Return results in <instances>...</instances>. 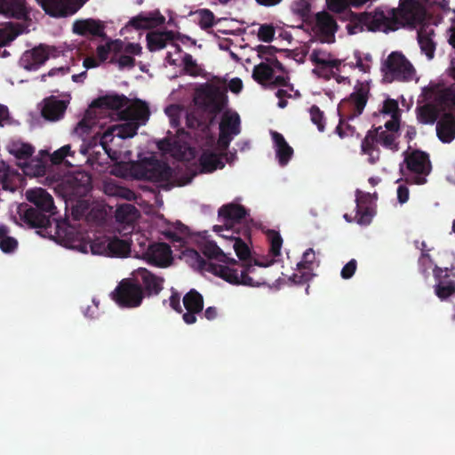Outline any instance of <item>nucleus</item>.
<instances>
[{
  "mask_svg": "<svg viewBox=\"0 0 455 455\" xmlns=\"http://www.w3.org/2000/svg\"><path fill=\"white\" fill-rule=\"evenodd\" d=\"M20 34L19 31H13L7 28H0V47L5 46Z\"/></svg>",
  "mask_w": 455,
  "mask_h": 455,
  "instance_id": "60",
  "label": "nucleus"
},
{
  "mask_svg": "<svg viewBox=\"0 0 455 455\" xmlns=\"http://www.w3.org/2000/svg\"><path fill=\"white\" fill-rule=\"evenodd\" d=\"M26 199L33 206L20 205V220L29 228H48L51 226L50 219L56 214L52 196L45 189L38 188L27 190Z\"/></svg>",
  "mask_w": 455,
  "mask_h": 455,
  "instance_id": "3",
  "label": "nucleus"
},
{
  "mask_svg": "<svg viewBox=\"0 0 455 455\" xmlns=\"http://www.w3.org/2000/svg\"><path fill=\"white\" fill-rule=\"evenodd\" d=\"M94 124L95 122L93 120L86 117L85 116L80 122L77 123V125H76L75 133L81 138L89 136L92 133Z\"/></svg>",
  "mask_w": 455,
  "mask_h": 455,
  "instance_id": "46",
  "label": "nucleus"
},
{
  "mask_svg": "<svg viewBox=\"0 0 455 455\" xmlns=\"http://www.w3.org/2000/svg\"><path fill=\"white\" fill-rule=\"evenodd\" d=\"M281 246H283V238L275 231L270 232V253L272 256H280Z\"/></svg>",
  "mask_w": 455,
  "mask_h": 455,
  "instance_id": "56",
  "label": "nucleus"
},
{
  "mask_svg": "<svg viewBox=\"0 0 455 455\" xmlns=\"http://www.w3.org/2000/svg\"><path fill=\"white\" fill-rule=\"evenodd\" d=\"M72 31H74V34L81 36H93L103 40L108 39V36H106L105 33V23L101 20H77L74 22V25H72Z\"/></svg>",
  "mask_w": 455,
  "mask_h": 455,
  "instance_id": "17",
  "label": "nucleus"
},
{
  "mask_svg": "<svg viewBox=\"0 0 455 455\" xmlns=\"http://www.w3.org/2000/svg\"><path fill=\"white\" fill-rule=\"evenodd\" d=\"M9 152L14 156L16 159L28 160L33 155L34 148L30 144L21 141H13L9 145Z\"/></svg>",
  "mask_w": 455,
  "mask_h": 455,
  "instance_id": "38",
  "label": "nucleus"
},
{
  "mask_svg": "<svg viewBox=\"0 0 455 455\" xmlns=\"http://www.w3.org/2000/svg\"><path fill=\"white\" fill-rule=\"evenodd\" d=\"M201 251L203 255L209 259H214L218 262L227 264L219 265L209 262L203 259L196 251H191L192 256H194L196 261H197L198 267L201 268V270L213 274L215 276H219L234 285H244L248 287H256L259 285V283L254 282L253 279L248 275V273L251 271V267L240 265L234 258L224 253L214 241H207L203 243Z\"/></svg>",
  "mask_w": 455,
  "mask_h": 455,
  "instance_id": "2",
  "label": "nucleus"
},
{
  "mask_svg": "<svg viewBox=\"0 0 455 455\" xmlns=\"http://www.w3.org/2000/svg\"><path fill=\"white\" fill-rule=\"evenodd\" d=\"M228 89L205 83L196 89L195 105L203 111L217 116L228 105Z\"/></svg>",
  "mask_w": 455,
  "mask_h": 455,
  "instance_id": "7",
  "label": "nucleus"
},
{
  "mask_svg": "<svg viewBox=\"0 0 455 455\" xmlns=\"http://www.w3.org/2000/svg\"><path fill=\"white\" fill-rule=\"evenodd\" d=\"M256 51L258 57L265 61H267L269 58H276L275 54L278 52L275 46L264 44L258 45L256 47Z\"/></svg>",
  "mask_w": 455,
  "mask_h": 455,
  "instance_id": "57",
  "label": "nucleus"
},
{
  "mask_svg": "<svg viewBox=\"0 0 455 455\" xmlns=\"http://www.w3.org/2000/svg\"><path fill=\"white\" fill-rule=\"evenodd\" d=\"M259 41L269 44L273 41L275 36V28L272 24L264 23L259 26L257 33Z\"/></svg>",
  "mask_w": 455,
  "mask_h": 455,
  "instance_id": "47",
  "label": "nucleus"
},
{
  "mask_svg": "<svg viewBox=\"0 0 455 455\" xmlns=\"http://www.w3.org/2000/svg\"><path fill=\"white\" fill-rule=\"evenodd\" d=\"M108 255L115 257H126L131 251L130 241L114 236L108 237Z\"/></svg>",
  "mask_w": 455,
  "mask_h": 455,
  "instance_id": "33",
  "label": "nucleus"
},
{
  "mask_svg": "<svg viewBox=\"0 0 455 455\" xmlns=\"http://www.w3.org/2000/svg\"><path fill=\"white\" fill-rule=\"evenodd\" d=\"M337 24L331 14L321 12L315 14V32L321 37V43L331 44L335 40Z\"/></svg>",
  "mask_w": 455,
  "mask_h": 455,
  "instance_id": "18",
  "label": "nucleus"
},
{
  "mask_svg": "<svg viewBox=\"0 0 455 455\" xmlns=\"http://www.w3.org/2000/svg\"><path fill=\"white\" fill-rule=\"evenodd\" d=\"M94 135H98V138H100V145L101 148L104 149V152L108 155V158L115 160L116 151L108 147V144L112 142L116 137L115 132L108 128L103 132V133L97 132L94 133Z\"/></svg>",
  "mask_w": 455,
  "mask_h": 455,
  "instance_id": "40",
  "label": "nucleus"
},
{
  "mask_svg": "<svg viewBox=\"0 0 455 455\" xmlns=\"http://www.w3.org/2000/svg\"><path fill=\"white\" fill-rule=\"evenodd\" d=\"M150 111L148 104L141 100H134L133 104L119 113L120 119L125 121L120 124H113L108 129L114 132L120 139L132 138L137 134L140 125L149 119Z\"/></svg>",
  "mask_w": 455,
  "mask_h": 455,
  "instance_id": "5",
  "label": "nucleus"
},
{
  "mask_svg": "<svg viewBox=\"0 0 455 455\" xmlns=\"http://www.w3.org/2000/svg\"><path fill=\"white\" fill-rule=\"evenodd\" d=\"M69 187H71L72 195L84 197L92 189V178L86 172H78L68 180Z\"/></svg>",
  "mask_w": 455,
  "mask_h": 455,
  "instance_id": "30",
  "label": "nucleus"
},
{
  "mask_svg": "<svg viewBox=\"0 0 455 455\" xmlns=\"http://www.w3.org/2000/svg\"><path fill=\"white\" fill-rule=\"evenodd\" d=\"M164 23V17L160 14L158 10L148 13H140V15L130 20L129 27L135 30L152 29Z\"/></svg>",
  "mask_w": 455,
  "mask_h": 455,
  "instance_id": "25",
  "label": "nucleus"
},
{
  "mask_svg": "<svg viewBox=\"0 0 455 455\" xmlns=\"http://www.w3.org/2000/svg\"><path fill=\"white\" fill-rule=\"evenodd\" d=\"M309 60L315 67H319L321 69L327 68H335L339 70L341 66V60L339 59H332L331 54L323 50H313Z\"/></svg>",
  "mask_w": 455,
  "mask_h": 455,
  "instance_id": "31",
  "label": "nucleus"
},
{
  "mask_svg": "<svg viewBox=\"0 0 455 455\" xmlns=\"http://www.w3.org/2000/svg\"><path fill=\"white\" fill-rule=\"evenodd\" d=\"M426 10L417 0H400L398 8L380 6L355 16V22L347 26L348 34L366 28L371 32L395 31L400 25L415 27L423 21Z\"/></svg>",
  "mask_w": 455,
  "mask_h": 455,
  "instance_id": "1",
  "label": "nucleus"
},
{
  "mask_svg": "<svg viewBox=\"0 0 455 455\" xmlns=\"http://www.w3.org/2000/svg\"><path fill=\"white\" fill-rule=\"evenodd\" d=\"M309 115H311V121L316 125V129L323 132L325 129V120L323 119V113L318 106L313 105L309 108Z\"/></svg>",
  "mask_w": 455,
  "mask_h": 455,
  "instance_id": "48",
  "label": "nucleus"
},
{
  "mask_svg": "<svg viewBox=\"0 0 455 455\" xmlns=\"http://www.w3.org/2000/svg\"><path fill=\"white\" fill-rule=\"evenodd\" d=\"M108 236L98 237L82 246V251L86 252V249L89 248L94 255H108Z\"/></svg>",
  "mask_w": 455,
  "mask_h": 455,
  "instance_id": "39",
  "label": "nucleus"
},
{
  "mask_svg": "<svg viewBox=\"0 0 455 455\" xmlns=\"http://www.w3.org/2000/svg\"><path fill=\"white\" fill-rule=\"evenodd\" d=\"M419 116L424 124H434L437 118L435 110L428 105L420 107Z\"/></svg>",
  "mask_w": 455,
  "mask_h": 455,
  "instance_id": "53",
  "label": "nucleus"
},
{
  "mask_svg": "<svg viewBox=\"0 0 455 455\" xmlns=\"http://www.w3.org/2000/svg\"><path fill=\"white\" fill-rule=\"evenodd\" d=\"M137 212V208H135L134 205L124 204L116 209L115 218H116V220L120 223H129L134 220Z\"/></svg>",
  "mask_w": 455,
  "mask_h": 455,
  "instance_id": "41",
  "label": "nucleus"
},
{
  "mask_svg": "<svg viewBox=\"0 0 455 455\" xmlns=\"http://www.w3.org/2000/svg\"><path fill=\"white\" fill-rule=\"evenodd\" d=\"M183 69L185 72L192 76H198L199 75V67L196 64L195 59H193L191 54L185 53L182 58Z\"/></svg>",
  "mask_w": 455,
  "mask_h": 455,
  "instance_id": "50",
  "label": "nucleus"
},
{
  "mask_svg": "<svg viewBox=\"0 0 455 455\" xmlns=\"http://www.w3.org/2000/svg\"><path fill=\"white\" fill-rule=\"evenodd\" d=\"M233 228L234 225H215L213 227V230L215 233L219 234V235L222 236V238L230 239L235 242V239L239 237L235 235V231Z\"/></svg>",
  "mask_w": 455,
  "mask_h": 455,
  "instance_id": "58",
  "label": "nucleus"
},
{
  "mask_svg": "<svg viewBox=\"0 0 455 455\" xmlns=\"http://www.w3.org/2000/svg\"><path fill=\"white\" fill-rule=\"evenodd\" d=\"M355 269H356V261H355V259H350V261H348L347 263V265L342 267L341 273H340L342 279H344V280L350 279L353 276V275H355Z\"/></svg>",
  "mask_w": 455,
  "mask_h": 455,
  "instance_id": "64",
  "label": "nucleus"
},
{
  "mask_svg": "<svg viewBox=\"0 0 455 455\" xmlns=\"http://www.w3.org/2000/svg\"><path fill=\"white\" fill-rule=\"evenodd\" d=\"M272 139L275 145L276 159L279 161L280 166H284L292 157L293 148L287 144L286 140L278 132H272Z\"/></svg>",
  "mask_w": 455,
  "mask_h": 455,
  "instance_id": "29",
  "label": "nucleus"
},
{
  "mask_svg": "<svg viewBox=\"0 0 455 455\" xmlns=\"http://www.w3.org/2000/svg\"><path fill=\"white\" fill-rule=\"evenodd\" d=\"M196 16H197L198 25L201 27V29L207 30L212 28L215 23V16L214 13L209 9H198L197 12H195Z\"/></svg>",
  "mask_w": 455,
  "mask_h": 455,
  "instance_id": "44",
  "label": "nucleus"
},
{
  "mask_svg": "<svg viewBox=\"0 0 455 455\" xmlns=\"http://www.w3.org/2000/svg\"><path fill=\"white\" fill-rule=\"evenodd\" d=\"M376 200V194L364 193L361 190L355 191V207L371 206L372 201Z\"/></svg>",
  "mask_w": 455,
  "mask_h": 455,
  "instance_id": "55",
  "label": "nucleus"
},
{
  "mask_svg": "<svg viewBox=\"0 0 455 455\" xmlns=\"http://www.w3.org/2000/svg\"><path fill=\"white\" fill-rule=\"evenodd\" d=\"M176 34L172 30L150 31L147 33V48L149 52H156L166 47L167 44L175 41Z\"/></svg>",
  "mask_w": 455,
  "mask_h": 455,
  "instance_id": "26",
  "label": "nucleus"
},
{
  "mask_svg": "<svg viewBox=\"0 0 455 455\" xmlns=\"http://www.w3.org/2000/svg\"><path fill=\"white\" fill-rule=\"evenodd\" d=\"M114 52V54L122 52V41L108 40L107 44H100L97 47V56L100 62H104L108 60V53Z\"/></svg>",
  "mask_w": 455,
  "mask_h": 455,
  "instance_id": "37",
  "label": "nucleus"
},
{
  "mask_svg": "<svg viewBox=\"0 0 455 455\" xmlns=\"http://www.w3.org/2000/svg\"><path fill=\"white\" fill-rule=\"evenodd\" d=\"M383 80L387 84L394 81L409 82L413 79V66L400 52H391L380 66Z\"/></svg>",
  "mask_w": 455,
  "mask_h": 455,
  "instance_id": "8",
  "label": "nucleus"
},
{
  "mask_svg": "<svg viewBox=\"0 0 455 455\" xmlns=\"http://www.w3.org/2000/svg\"><path fill=\"white\" fill-rule=\"evenodd\" d=\"M0 14L15 20H29V7L26 0H0Z\"/></svg>",
  "mask_w": 455,
  "mask_h": 455,
  "instance_id": "22",
  "label": "nucleus"
},
{
  "mask_svg": "<svg viewBox=\"0 0 455 455\" xmlns=\"http://www.w3.org/2000/svg\"><path fill=\"white\" fill-rule=\"evenodd\" d=\"M241 132V119L235 112H225L219 123L218 144L222 149L228 148L229 143Z\"/></svg>",
  "mask_w": 455,
  "mask_h": 455,
  "instance_id": "12",
  "label": "nucleus"
},
{
  "mask_svg": "<svg viewBox=\"0 0 455 455\" xmlns=\"http://www.w3.org/2000/svg\"><path fill=\"white\" fill-rule=\"evenodd\" d=\"M405 164L407 170L415 174L406 178V182L416 185L426 183V176L430 173V160L427 152L413 150L405 153Z\"/></svg>",
  "mask_w": 455,
  "mask_h": 455,
  "instance_id": "11",
  "label": "nucleus"
},
{
  "mask_svg": "<svg viewBox=\"0 0 455 455\" xmlns=\"http://www.w3.org/2000/svg\"><path fill=\"white\" fill-rule=\"evenodd\" d=\"M18 178L17 170L4 162L0 163V185L3 189L13 191L16 189L14 180Z\"/></svg>",
  "mask_w": 455,
  "mask_h": 455,
  "instance_id": "34",
  "label": "nucleus"
},
{
  "mask_svg": "<svg viewBox=\"0 0 455 455\" xmlns=\"http://www.w3.org/2000/svg\"><path fill=\"white\" fill-rule=\"evenodd\" d=\"M49 60V48L41 44L32 50H27L20 59V66L25 70L35 71Z\"/></svg>",
  "mask_w": 455,
  "mask_h": 455,
  "instance_id": "19",
  "label": "nucleus"
},
{
  "mask_svg": "<svg viewBox=\"0 0 455 455\" xmlns=\"http://www.w3.org/2000/svg\"><path fill=\"white\" fill-rule=\"evenodd\" d=\"M292 11L296 15L306 20L310 14V4L308 0H295L292 4Z\"/></svg>",
  "mask_w": 455,
  "mask_h": 455,
  "instance_id": "49",
  "label": "nucleus"
},
{
  "mask_svg": "<svg viewBox=\"0 0 455 455\" xmlns=\"http://www.w3.org/2000/svg\"><path fill=\"white\" fill-rule=\"evenodd\" d=\"M66 110V104L60 100L46 102L42 109V115L45 119L56 121L61 118Z\"/></svg>",
  "mask_w": 455,
  "mask_h": 455,
  "instance_id": "35",
  "label": "nucleus"
},
{
  "mask_svg": "<svg viewBox=\"0 0 455 455\" xmlns=\"http://www.w3.org/2000/svg\"><path fill=\"white\" fill-rule=\"evenodd\" d=\"M439 105L445 108H451L455 106V92L451 88H445L438 92L436 96Z\"/></svg>",
  "mask_w": 455,
  "mask_h": 455,
  "instance_id": "45",
  "label": "nucleus"
},
{
  "mask_svg": "<svg viewBox=\"0 0 455 455\" xmlns=\"http://www.w3.org/2000/svg\"><path fill=\"white\" fill-rule=\"evenodd\" d=\"M75 152L70 150V146L65 145L52 153V156H50V161L53 164H60L67 156H73Z\"/></svg>",
  "mask_w": 455,
  "mask_h": 455,
  "instance_id": "52",
  "label": "nucleus"
},
{
  "mask_svg": "<svg viewBox=\"0 0 455 455\" xmlns=\"http://www.w3.org/2000/svg\"><path fill=\"white\" fill-rule=\"evenodd\" d=\"M18 242L14 237L0 238V250L4 253H12L16 251Z\"/></svg>",
  "mask_w": 455,
  "mask_h": 455,
  "instance_id": "62",
  "label": "nucleus"
},
{
  "mask_svg": "<svg viewBox=\"0 0 455 455\" xmlns=\"http://www.w3.org/2000/svg\"><path fill=\"white\" fill-rule=\"evenodd\" d=\"M397 133L388 132L379 126L368 130L361 142L362 154L368 156V163L375 164L380 159L378 145L393 152L398 151Z\"/></svg>",
  "mask_w": 455,
  "mask_h": 455,
  "instance_id": "6",
  "label": "nucleus"
},
{
  "mask_svg": "<svg viewBox=\"0 0 455 455\" xmlns=\"http://www.w3.org/2000/svg\"><path fill=\"white\" fill-rule=\"evenodd\" d=\"M144 297L140 283L132 279H123L111 293V299L124 308H136L140 306Z\"/></svg>",
  "mask_w": 455,
  "mask_h": 455,
  "instance_id": "10",
  "label": "nucleus"
},
{
  "mask_svg": "<svg viewBox=\"0 0 455 455\" xmlns=\"http://www.w3.org/2000/svg\"><path fill=\"white\" fill-rule=\"evenodd\" d=\"M92 208H90V204L87 199L78 196L77 201L75 202L71 208L72 218L76 220H80L84 218L85 215H89V212L92 211Z\"/></svg>",
  "mask_w": 455,
  "mask_h": 455,
  "instance_id": "42",
  "label": "nucleus"
},
{
  "mask_svg": "<svg viewBox=\"0 0 455 455\" xmlns=\"http://www.w3.org/2000/svg\"><path fill=\"white\" fill-rule=\"evenodd\" d=\"M183 307L186 312L182 315V320L187 324H195L196 315L201 314L204 307L203 296L196 289H191L182 298Z\"/></svg>",
  "mask_w": 455,
  "mask_h": 455,
  "instance_id": "16",
  "label": "nucleus"
},
{
  "mask_svg": "<svg viewBox=\"0 0 455 455\" xmlns=\"http://www.w3.org/2000/svg\"><path fill=\"white\" fill-rule=\"evenodd\" d=\"M436 136L443 143H450L455 139V116L444 114L436 122Z\"/></svg>",
  "mask_w": 455,
  "mask_h": 455,
  "instance_id": "28",
  "label": "nucleus"
},
{
  "mask_svg": "<svg viewBox=\"0 0 455 455\" xmlns=\"http://www.w3.org/2000/svg\"><path fill=\"white\" fill-rule=\"evenodd\" d=\"M126 280H132L140 283L147 297L156 296L163 290L164 279L146 268L137 269L133 274V277L127 278Z\"/></svg>",
  "mask_w": 455,
  "mask_h": 455,
  "instance_id": "13",
  "label": "nucleus"
},
{
  "mask_svg": "<svg viewBox=\"0 0 455 455\" xmlns=\"http://www.w3.org/2000/svg\"><path fill=\"white\" fill-rule=\"evenodd\" d=\"M433 275L436 281L435 286V295L442 300L449 299L455 294V274L448 268L435 267Z\"/></svg>",
  "mask_w": 455,
  "mask_h": 455,
  "instance_id": "14",
  "label": "nucleus"
},
{
  "mask_svg": "<svg viewBox=\"0 0 455 455\" xmlns=\"http://www.w3.org/2000/svg\"><path fill=\"white\" fill-rule=\"evenodd\" d=\"M355 218H357V223L369 225L372 218V209L371 206L355 207Z\"/></svg>",
  "mask_w": 455,
  "mask_h": 455,
  "instance_id": "54",
  "label": "nucleus"
},
{
  "mask_svg": "<svg viewBox=\"0 0 455 455\" xmlns=\"http://www.w3.org/2000/svg\"><path fill=\"white\" fill-rule=\"evenodd\" d=\"M199 166L203 173H212L218 168H223L220 156L211 151H205L199 156Z\"/></svg>",
  "mask_w": 455,
  "mask_h": 455,
  "instance_id": "32",
  "label": "nucleus"
},
{
  "mask_svg": "<svg viewBox=\"0 0 455 455\" xmlns=\"http://www.w3.org/2000/svg\"><path fill=\"white\" fill-rule=\"evenodd\" d=\"M349 4V0H327L328 9L334 12H342Z\"/></svg>",
  "mask_w": 455,
  "mask_h": 455,
  "instance_id": "63",
  "label": "nucleus"
},
{
  "mask_svg": "<svg viewBox=\"0 0 455 455\" xmlns=\"http://www.w3.org/2000/svg\"><path fill=\"white\" fill-rule=\"evenodd\" d=\"M369 95V87L367 84H360L355 87V92L350 97L342 100L339 105V121L335 132L341 139L352 137L355 134V128L347 124V121L353 120L360 116L367 105Z\"/></svg>",
  "mask_w": 455,
  "mask_h": 455,
  "instance_id": "4",
  "label": "nucleus"
},
{
  "mask_svg": "<svg viewBox=\"0 0 455 455\" xmlns=\"http://www.w3.org/2000/svg\"><path fill=\"white\" fill-rule=\"evenodd\" d=\"M25 173L27 175L43 176L45 173V165L41 161L35 160L25 166Z\"/></svg>",
  "mask_w": 455,
  "mask_h": 455,
  "instance_id": "59",
  "label": "nucleus"
},
{
  "mask_svg": "<svg viewBox=\"0 0 455 455\" xmlns=\"http://www.w3.org/2000/svg\"><path fill=\"white\" fill-rule=\"evenodd\" d=\"M45 13L52 17H68L75 14L82 4L72 0H36Z\"/></svg>",
  "mask_w": 455,
  "mask_h": 455,
  "instance_id": "15",
  "label": "nucleus"
},
{
  "mask_svg": "<svg viewBox=\"0 0 455 455\" xmlns=\"http://www.w3.org/2000/svg\"><path fill=\"white\" fill-rule=\"evenodd\" d=\"M381 113L390 115V116H400L397 101L391 99L386 100L383 104V108H381Z\"/></svg>",
  "mask_w": 455,
  "mask_h": 455,
  "instance_id": "61",
  "label": "nucleus"
},
{
  "mask_svg": "<svg viewBox=\"0 0 455 455\" xmlns=\"http://www.w3.org/2000/svg\"><path fill=\"white\" fill-rule=\"evenodd\" d=\"M434 36H435V31L429 24L423 23L417 30V42H419L420 52L428 60H433L435 54L436 43L434 41Z\"/></svg>",
  "mask_w": 455,
  "mask_h": 455,
  "instance_id": "23",
  "label": "nucleus"
},
{
  "mask_svg": "<svg viewBox=\"0 0 455 455\" xmlns=\"http://www.w3.org/2000/svg\"><path fill=\"white\" fill-rule=\"evenodd\" d=\"M133 105L124 94H105L92 101L91 108L108 110H124Z\"/></svg>",
  "mask_w": 455,
  "mask_h": 455,
  "instance_id": "21",
  "label": "nucleus"
},
{
  "mask_svg": "<svg viewBox=\"0 0 455 455\" xmlns=\"http://www.w3.org/2000/svg\"><path fill=\"white\" fill-rule=\"evenodd\" d=\"M164 235L172 242H182L184 238L188 236V228L181 222H176L174 230L167 229L164 231Z\"/></svg>",
  "mask_w": 455,
  "mask_h": 455,
  "instance_id": "43",
  "label": "nucleus"
},
{
  "mask_svg": "<svg viewBox=\"0 0 455 455\" xmlns=\"http://www.w3.org/2000/svg\"><path fill=\"white\" fill-rule=\"evenodd\" d=\"M315 261V253L313 249H307L306 251L303 252L301 261L297 263V271H299V273L292 274V275L290 276V281L296 284L307 283L314 276L313 265Z\"/></svg>",
  "mask_w": 455,
  "mask_h": 455,
  "instance_id": "20",
  "label": "nucleus"
},
{
  "mask_svg": "<svg viewBox=\"0 0 455 455\" xmlns=\"http://www.w3.org/2000/svg\"><path fill=\"white\" fill-rule=\"evenodd\" d=\"M147 259L153 266L168 267L172 261L170 245L164 243L150 244L147 250Z\"/></svg>",
  "mask_w": 455,
  "mask_h": 455,
  "instance_id": "24",
  "label": "nucleus"
},
{
  "mask_svg": "<svg viewBox=\"0 0 455 455\" xmlns=\"http://www.w3.org/2000/svg\"><path fill=\"white\" fill-rule=\"evenodd\" d=\"M274 70L273 68L264 63L261 62L256 66H254L252 77L254 81H256L260 85H266L269 81L273 79Z\"/></svg>",
  "mask_w": 455,
  "mask_h": 455,
  "instance_id": "36",
  "label": "nucleus"
},
{
  "mask_svg": "<svg viewBox=\"0 0 455 455\" xmlns=\"http://www.w3.org/2000/svg\"><path fill=\"white\" fill-rule=\"evenodd\" d=\"M133 172L137 179L153 182L168 181L172 177V169L155 157L145 158L134 164Z\"/></svg>",
  "mask_w": 455,
  "mask_h": 455,
  "instance_id": "9",
  "label": "nucleus"
},
{
  "mask_svg": "<svg viewBox=\"0 0 455 455\" xmlns=\"http://www.w3.org/2000/svg\"><path fill=\"white\" fill-rule=\"evenodd\" d=\"M219 217L224 220L226 225L240 223L247 216V210L242 204L228 203L219 208Z\"/></svg>",
  "mask_w": 455,
  "mask_h": 455,
  "instance_id": "27",
  "label": "nucleus"
},
{
  "mask_svg": "<svg viewBox=\"0 0 455 455\" xmlns=\"http://www.w3.org/2000/svg\"><path fill=\"white\" fill-rule=\"evenodd\" d=\"M234 251L240 260H246L251 257V251L248 248L247 243H244L241 238H235Z\"/></svg>",
  "mask_w": 455,
  "mask_h": 455,
  "instance_id": "51",
  "label": "nucleus"
}]
</instances>
